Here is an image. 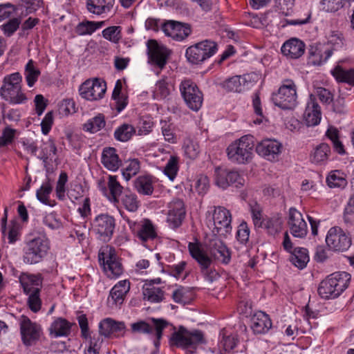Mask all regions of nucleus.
<instances>
[{
    "label": "nucleus",
    "mask_w": 354,
    "mask_h": 354,
    "mask_svg": "<svg viewBox=\"0 0 354 354\" xmlns=\"http://www.w3.org/2000/svg\"><path fill=\"white\" fill-rule=\"evenodd\" d=\"M326 183L330 187L343 188L347 185L344 174L339 170L330 171L326 178Z\"/></svg>",
    "instance_id": "37998d69"
},
{
    "label": "nucleus",
    "mask_w": 354,
    "mask_h": 354,
    "mask_svg": "<svg viewBox=\"0 0 354 354\" xmlns=\"http://www.w3.org/2000/svg\"><path fill=\"white\" fill-rule=\"evenodd\" d=\"M127 223L142 245H147L148 242L158 238L157 227L149 218H144L139 222L128 220Z\"/></svg>",
    "instance_id": "9b49d317"
},
{
    "label": "nucleus",
    "mask_w": 354,
    "mask_h": 354,
    "mask_svg": "<svg viewBox=\"0 0 354 354\" xmlns=\"http://www.w3.org/2000/svg\"><path fill=\"white\" fill-rule=\"evenodd\" d=\"M327 41L323 44L324 46H328L329 49L337 50L341 48L344 44V39L342 32L339 31H330L326 36Z\"/></svg>",
    "instance_id": "c03bdc74"
},
{
    "label": "nucleus",
    "mask_w": 354,
    "mask_h": 354,
    "mask_svg": "<svg viewBox=\"0 0 354 354\" xmlns=\"http://www.w3.org/2000/svg\"><path fill=\"white\" fill-rule=\"evenodd\" d=\"M57 149L54 140L49 139L44 142L39 158L44 163H49L53 160V156L57 154Z\"/></svg>",
    "instance_id": "79ce46f5"
},
{
    "label": "nucleus",
    "mask_w": 354,
    "mask_h": 354,
    "mask_svg": "<svg viewBox=\"0 0 354 354\" xmlns=\"http://www.w3.org/2000/svg\"><path fill=\"white\" fill-rule=\"evenodd\" d=\"M238 339L235 336H224L219 343L221 354H231L236 346Z\"/></svg>",
    "instance_id": "5fc2aeb1"
},
{
    "label": "nucleus",
    "mask_w": 354,
    "mask_h": 354,
    "mask_svg": "<svg viewBox=\"0 0 354 354\" xmlns=\"http://www.w3.org/2000/svg\"><path fill=\"white\" fill-rule=\"evenodd\" d=\"M308 250L304 248H296L290 256V262L299 269H304L309 261Z\"/></svg>",
    "instance_id": "e433bc0d"
},
{
    "label": "nucleus",
    "mask_w": 354,
    "mask_h": 354,
    "mask_svg": "<svg viewBox=\"0 0 354 354\" xmlns=\"http://www.w3.org/2000/svg\"><path fill=\"white\" fill-rule=\"evenodd\" d=\"M88 11L96 15H102L109 12L114 4L115 0H86Z\"/></svg>",
    "instance_id": "72a5a7b5"
},
{
    "label": "nucleus",
    "mask_w": 354,
    "mask_h": 354,
    "mask_svg": "<svg viewBox=\"0 0 354 354\" xmlns=\"http://www.w3.org/2000/svg\"><path fill=\"white\" fill-rule=\"evenodd\" d=\"M288 225L290 233L293 236L302 239L306 236L308 233L307 223L301 213L296 208H290Z\"/></svg>",
    "instance_id": "4be33fe9"
},
{
    "label": "nucleus",
    "mask_w": 354,
    "mask_h": 354,
    "mask_svg": "<svg viewBox=\"0 0 354 354\" xmlns=\"http://www.w3.org/2000/svg\"><path fill=\"white\" fill-rule=\"evenodd\" d=\"M305 47V44L301 40L293 37L283 43L281 51L286 58L296 59L304 55Z\"/></svg>",
    "instance_id": "bb28decb"
},
{
    "label": "nucleus",
    "mask_w": 354,
    "mask_h": 354,
    "mask_svg": "<svg viewBox=\"0 0 354 354\" xmlns=\"http://www.w3.org/2000/svg\"><path fill=\"white\" fill-rule=\"evenodd\" d=\"M326 243L333 251L344 252L350 248L351 239L342 228L333 227L327 233Z\"/></svg>",
    "instance_id": "2eb2a0df"
},
{
    "label": "nucleus",
    "mask_w": 354,
    "mask_h": 354,
    "mask_svg": "<svg viewBox=\"0 0 354 354\" xmlns=\"http://www.w3.org/2000/svg\"><path fill=\"white\" fill-rule=\"evenodd\" d=\"M113 322L114 320L111 318H106L102 320L99 325L100 335L105 337H111Z\"/></svg>",
    "instance_id": "69168bd1"
},
{
    "label": "nucleus",
    "mask_w": 354,
    "mask_h": 354,
    "mask_svg": "<svg viewBox=\"0 0 354 354\" xmlns=\"http://www.w3.org/2000/svg\"><path fill=\"white\" fill-rule=\"evenodd\" d=\"M330 154V147L326 143L317 146L310 154V161L315 164L325 163Z\"/></svg>",
    "instance_id": "4c0bfd02"
},
{
    "label": "nucleus",
    "mask_w": 354,
    "mask_h": 354,
    "mask_svg": "<svg viewBox=\"0 0 354 354\" xmlns=\"http://www.w3.org/2000/svg\"><path fill=\"white\" fill-rule=\"evenodd\" d=\"M53 191V187L50 183L48 181L42 184L41 187L37 191L36 196L37 198L42 203L53 206L55 203H52L49 200V196Z\"/></svg>",
    "instance_id": "3c124183"
},
{
    "label": "nucleus",
    "mask_w": 354,
    "mask_h": 354,
    "mask_svg": "<svg viewBox=\"0 0 354 354\" xmlns=\"http://www.w3.org/2000/svg\"><path fill=\"white\" fill-rule=\"evenodd\" d=\"M183 150L185 156L192 160L196 159L200 153L198 144L190 138L184 140Z\"/></svg>",
    "instance_id": "864d4df0"
},
{
    "label": "nucleus",
    "mask_w": 354,
    "mask_h": 354,
    "mask_svg": "<svg viewBox=\"0 0 354 354\" xmlns=\"http://www.w3.org/2000/svg\"><path fill=\"white\" fill-rule=\"evenodd\" d=\"M187 262L182 261L177 264H174L168 267L167 272L169 274L175 277L176 279H180L182 277L183 274L185 271L187 267Z\"/></svg>",
    "instance_id": "338daca9"
},
{
    "label": "nucleus",
    "mask_w": 354,
    "mask_h": 354,
    "mask_svg": "<svg viewBox=\"0 0 354 354\" xmlns=\"http://www.w3.org/2000/svg\"><path fill=\"white\" fill-rule=\"evenodd\" d=\"M331 74L338 82L354 85V68L346 70L337 65L331 70Z\"/></svg>",
    "instance_id": "58836bf2"
},
{
    "label": "nucleus",
    "mask_w": 354,
    "mask_h": 354,
    "mask_svg": "<svg viewBox=\"0 0 354 354\" xmlns=\"http://www.w3.org/2000/svg\"><path fill=\"white\" fill-rule=\"evenodd\" d=\"M214 178L216 185L223 189L230 186L241 188L245 184L243 176L236 170L216 167L214 171Z\"/></svg>",
    "instance_id": "ddd939ff"
},
{
    "label": "nucleus",
    "mask_w": 354,
    "mask_h": 354,
    "mask_svg": "<svg viewBox=\"0 0 354 354\" xmlns=\"http://www.w3.org/2000/svg\"><path fill=\"white\" fill-rule=\"evenodd\" d=\"M26 295L28 296L27 305L30 310L35 313H38L41 310L42 305L40 292H32Z\"/></svg>",
    "instance_id": "680f3d73"
},
{
    "label": "nucleus",
    "mask_w": 354,
    "mask_h": 354,
    "mask_svg": "<svg viewBox=\"0 0 354 354\" xmlns=\"http://www.w3.org/2000/svg\"><path fill=\"white\" fill-rule=\"evenodd\" d=\"M130 290V282L122 280L118 282L111 290L108 302L112 306H120L124 300L127 293Z\"/></svg>",
    "instance_id": "cd10ccee"
},
{
    "label": "nucleus",
    "mask_w": 354,
    "mask_h": 354,
    "mask_svg": "<svg viewBox=\"0 0 354 354\" xmlns=\"http://www.w3.org/2000/svg\"><path fill=\"white\" fill-rule=\"evenodd\" d=\"M153 325H150L145 321H139L131 324L133 333L151 334L155 332L156 339L153 340L154 345L157 347L159 345L160 339L162 336V330L168 326V322L163 319L151 318Z\"/></svg>",
    "instance_id": "4468645a"
},
{
    "label": "nucleus",
    "mask_w": 354,
    "mask_h": 354,
    "mask_svg": "<svg viewBox=\"0 0 354 354\" xmlns=\"http://www.w3.org/2000/svg\"><path fill=\"white\" fill-rule=\"evenodd\" d=\"M147 46L149 63L162 70L167 62L170 50L155 39H149L147 43Z\"/></svg>",
    "instance_id": "dca6fc26"
},
{
    "label": "nucleus",
    "mask_w": 354,
    "mask_h": 354,
    "mask_svg": "<svg viewBox=\"0 0 354 354\" xmlns=\"http://www.w3.org/2000/svg\"><path fill=\"white\" fill-rule=\"evenodd\" d=\"M98 259L109 278L118 277L123 272V268L114 248L110 245L102 247L98 254Z\"/></svg>",
    "instance_id": "6e6552de"
},
{
    "label": "nucleus",
    "mask_w": 354,
    "mask_h": 354,
    "mask_svg": "<svg viewBox=\"0 0 354 354\" xmlns=\"http://www.w3.org/2000/svg\"><path fill=\"white\" fill-rule=\"evenodd\" d=\"M254 138L251 135H245L235 140L227 148L228 159L233 163L242 165L251 161L253 156Z\"/></svg>",
    "instance_id": "7ed1b4c3"
},
{
    "label": "nucleus",
    "mask_w": 354,
    "mask_h": 354,
    "mask_svg": "<svg viewBox=\"0 0 354 354\" xmlns=\"http://www.w3.org/2000/svg\"><path fill=\"white\" fill-rule=\"evenodd\" d=\"M174 90V85L171 80L164 77L157 81L153 90V97L157 100L167 99Z\"/></svg>",
    "instance_id": "473e14b6"
},
{
    "label": "nucleus",
    "mask_w": 354,
    "mask_h": 354,
    "mask_svg": "<svg viewBox=\"0 0 354 354\" xmlns=\"http://www.w3.org/2000/svg\"><path fill=\"white\" fill-rule=\"evenodd\" d=\"M50 249V241L46 235L34 237L26 243L23 249V261L26 264H37L43 261Z\"/></svg>",
    "instance_id": "20e7f679"
},
{
    "label": "nucleus",
    "mask_w": 354,
    "mask_h": 354,
    "mask_svg": "<svg viewBox=\"0 0 354 354\" xmlns=\"http://www.w3.org/2000/svg\"><path fill=\"white\" fill-rule=\"evenodd\" d=\"M246 81L239 75L230 77L221 83V86L228 92H241Z\"/></svg>",
    "instance_id": "a19ab883"
},
{
    "label": "nucleus",
    "mask_w": 354,
    "mask_h": 354,
    "mask_svg": "<svg viewBox=\"0 0 354 354\" xmlns=\"http://www.w3.org/2000/svg\"><path fill=\"white\" fill-rule=\"evenodd\" d=\"M106 122L104 115L99 114L88 120L83 124V130L91 133H97L105 127Z\"/></svg>",
    "instance_id": "a18cd8bd"
},
{
    "label": "nucleus",
    "mask_w": 354,
    "mask_h": 354,
    "mask_svg": "<svg viewBox=\"0 0 354 354\" xmlns=\"http://www.w3.org/2000/svg\"><path fill=\"white\" fill-rule=\"evenodd\" d=\"M24 294L41 292L43 278L41 274L22 272L19 277Z\"/></svg>",
    "instance_id": "a878e982"
},
{
    "label": "nucleus",
    "mask_w": 354,
    "mask_h": 354,
    "mask_svg": "<svg viewBox=\"0 0 354 354\" xmlns=\"http://www.w3.org/2000/svg\"><path fill=\"white\" fill-rule=\"evenodd\" d=\"M21 20L19 17L9 19L1 26V29L6 37H11L19 28Z\"/></svg>",
    "instance_id": "bf43d9fd"
},
{
    "label": "nucleus",
    "mask_w": 354,
    "mask_h": 354,
    "mask_svg": "<svg viewBox=\"0 0 354 354\" xmlns=\"http://www.w3.org/2000/svg\"><path fill=\"white\" fill-rule=\"evenodd\" d=\"M97 187L111 203L113 204L119 203V198L122 193L123 187L118 180L116 176L109 175L107 182L104 179L99 180Z\"/></svg>",
    "instance_id": "a211bd4d"
},
{
    "label": "nucleus",
    "mask_w": 354,
    "mask_h": 354,
    "mask_svg": "<svg viewBox=\"0 0 354 354\" xmlns=\"http://www.w3.org/2000/svg\"><path fill=\"white\" fill-rule=\"evenodd\" d=\"M179 88L187 106L193 111H198L203 104V95L197 85L191 80H184Z\"/></svg>",
    "instance_id": "1a4fd4ad"
},
{
    "label": "nucleus",
    "mask_w": 354,
    "mask_h": 354,
    "mask_svg": "<svg viewBox=\"0 0 354 354\" xmlns=\"http://www.w3.org/2000/svg\"><path fill=\"white\" fill-rule=\"evenodd\" d=\"M272 327V322L268 315L264 312L256 313L251 319V328L255 334H264Z\"/></svg>",
    "instance_id": "2f4dec72"
},
{
    "label": "nucleus",
    "mask_w": 354,
    "mask_h": 354,
    "mask_svg": "<svg viewBox=\"0 0 354 354\" xmlns=\"http://www.w3.org/2000/svg\"><path fill=\"white\" fill-rule=\"evenodd\" d=\"M350 281L351 275L348 272H333L321 281L318 293L324 299L337 298L348 288Z\"/></svg>",
    "instance_id": "f257e3e1"
},
{
    "label": "nucleus",
    "mask_w": 354,
    "mask_h": 354,
    "mask_svg": "<svg viewBox=\"0 0 354 354\" xmlns=\"http://www.w3.org/2000/svg\"><path fill=\"white\" fill-rule=\"evenodd\" d=\"M161 130L162 134L164 136L165 140L170 143L174 144L178 141L176 135L174 132L173 127L171 123L166 122L165 120H161Z\"/></svg>",
    "instance_id": "052dcab7"
},
{
    "label": "nucleus",
    "mask_w": 354,
    "mask_h": 354,
    "mask_svg": "<svg viewBox=\"0 0 354 354\" xmlns=\"http://www.w3.org/2000/svg\"><path fill=\"white\" fill-rule=\"evenodd\" d=\"M134 187L138 193L143 195H151L153 191L151 176H138L134 182Z\"/></svg>",
    "instance_id": "ea45409f"
},
{
    "label": "nucleus",
    "mask_w": 354,
    "mask_h": 354,
    "mask_svg": "<svg viewBox=\"0 0 354 354\" xmlns=\"http://www.w3.org/2000/svg\"><path fill=\"white\" fill-rule=\"evenodd\" d=\"M167 222L172 229L178 228L185 217L186 210L183 201L178 198L173 199L167 205Z\"/></svg>",
    "instance_id": "412c9836"
},
{
    "label": "nucleus",
    "mask_w": 354,
    "mask_h": 354,
    "mask_svg": "<svg viewBox=\"0 0 354 354\" xmlns=\"http://www.w3.org/2000/svg\"><path fill=\"white\" fill-rule=\"evenodd\" d=\"M73 324L69 322L64 318L57 317L52 322L50 326V334L54 337L68 336L71 333V327Z\"/></svg>",
    "instance_id": "f704fd0d"
},
{
    "label": "nucleus",
    "mask_w": 354,
    "mask_h": 354,
    "mask_svg": "<svg viewBox=\"0 0 354 354\" xmlns=\"http://www.w3.org/2000/svg\"><path fill=\"white\" fill-rule=\"evenodd\" d=\"M121 202L125 209L130 212H136L140 205V201L136 194L131 192L124 194Z\"/></svg>",
    "instance_id": "09e8293b"
},
{
    "label": "nucleus",
    "mask_w": 354,
    "mask_h": 354,
    "mask_svg": "<svg viewBox=\"0 0 354 354\" xmlns=\"http://www.w3.org/2000/svg\"><path fill=\"white\" fill-rule=\"evenodd\" d=\"M102 37L113 44H118L122 38V28L118 26H109L102 32Z\"/></svg>",
    "instance_id": "603ef678"
},
{
    "label": "nucleus",
    "mask_w": 354,
    "mask_h": 354,
    "mask_svg": "<svg viewBox=\"0 0 354 354\" xmlns=\"http://www.w3.org/2000/svg\"><path fill=\"white\" fill-rule=\"evenodd\" d=\"M115 218L108 214H100L94 218L92 227L98 238L108 242L112 238L115 228Z\"/></svg>",
    "instance_id": "f8f14e48"
},
{
    "label": "nucleus",
    "mask_w": 354,
    "mask_h": 354,
    "mask_svg": "<svg viewBox=\"0 0 354 354\" xmlns=\"http://www.w3.org/2000/svg\"><path fill=\"white\" fill-rule=\"evenodd\" d=\"M39 75V70L35 67L34 62L30 59L25 67V77L28 86L32 87L35 84Z\"/></svg>",
    "instance_id": "8fccbe9b"
},
{
    "label": "nucleus",
    "mask_w": 354,
    "mask_h": 354,
    "mask_svg": "<svg viewBox=\"0 0 354 354\" xmlns=\"http://www.w3.org/2000/svg\"><path fill=\"white\" fill-rule=\"evenodd\" d=\"M16 134V129L11 128L10 126L6 127L0 136V147L11 144L14 141Z\"/></svg>",
    "instance_id": "e2e57ef3"
},
{
    "label": "nucleus",
    "mask_w": 354,
    "mask_h": 354,
    "mask_svg": "<svg viewBox=\"0 0 354 354\" xmlns=\"http://www.w3.org/2000/svg\"><path fill=\"white\" fill-rule=\"evenodd\" d=\"M321 5L326 12H336L343 7V0H322Z\"/></svg>",
    "instance_id": "774afa93"
},
{
    "label": "nucleus",
    "mask_w": 354,
    "mask_h": 354,
    "mask_svg": "<svg viewBox=\"0 0 354 354\" xmlns=\"http://www.w3.org/2000/svg\"><path fill=\"white\" fill-rule=\"evenodd\" d=\"M106 91V84L99 80L85 81L80 87V95L87 100H97L104 96Z\"/></svg>",
    "instance_id": "aec40b11"
},
{
    "label": "nucleus",
    "mask_w": 354,
    "mask_h": 354,
    "mask_svg": "<svg viewBox=\"0 0 354 354\" xmlns=\"http://www.w3.org/2000/svg\"><path fill=\"white\" fill-rule=\"evenodd\" d=\"M136 133L135 128L129 124H123L118 127L114 132V138L120 142H127Z\"/></svg>",
    "instance_id": "49530a36"
},
{
    "label": "nucleus",
    "mask_w": 354,
    "mask_h": 354,
    "mask_svg": "<svg viewBox=\"0 0 354 354\" xmlns=\"http://www.w3.org/2000/svg\"><path fill=\"white\" fill-rule=\"evenodd\" d=\"M283 145L275 139H264L256 147L257 153L271 162L277 161L281 153Z\"/></svg>",
    "instance_id": "6ab92c4d"
},
{
    "label": "nucleus",
    "mask_w": 354,
    "mask_h": 354,
    "mask_svg": "<svg viewBox=\"0 0 354 354\" xmlns=\"http://www.w3.org/2000/svg\"><path fill=\"white\" fill-rule=\"evenodd\" d=\"M250 211L253 223L256 227L262 226V223L265 221L261 214V209L257 203L250 205Z\"/></svg>",
    "instance_id": "0e129e2a"
},
{
    "label": "nucleus",
    "mask_w": 354,
    "mask_h": 354,
    "mask_svg": "<svg viewBox=\"0 0 354 354\" xmlns=\"http://www.w3.org/2000/svg\"><path fill=\"white\" fill-rule=\"evenodd\" d=\"M207 248L215 260L225 265H227L230 262L231 251L217 236H214L209 240Z\"/></svg>",
    "instance_id": "b1692460"
},
{
    "label": "nucleus",
    "mask_w": 354,
    "mask_h": 354,
    "mask_svg": "<svg viewBox=\"0 0 354 354\" xmlns=\"http://www.w3.org/2000/svg\"><path fill=\"white\" fill-rule=\"evenodd\" d=\"M165 34L176 41H183L192 32L190 26L176 21H168L162 24Z\"/></svg>",
    "instance_id": "393cba45"
},
{
    "label": "nucleus",
    "mask_w": 354,
    "mask_h": 354,
    "mask_svg": "<svg viewBox=\"0 0 354 354\" xmlns=\"http://www.w3.org/2000/svg\"><path fill=\"white\" fill-rule=\"evenodd\" d=\"M188 250L190 255L199 264L201 272L205 276V278L212 282L216 279L219 275L216 270L209 269L212 263V259L201 249L198 243L189 242Z\"/></svg>",
    "instance_id": "9d476101"
},
{
    "label": "nucleus",
    "mask_w": 354,
    "mask_h": 354,
    "mask_svg": "<svg viewBox=\"0 0 354 354\" xmlns=\"http://www.w3.org/2000/svg\"><path fill=\"white\" fill-rule=\"evenodd\" d=\"M213 220L217 233L223 236L231 233L232 229V215L228 209L221 206L216 207L213 214Z\"/></svg>",
    "instance_id": "5701e85b"
},
{
    "label": "nucleus",
    "mask_w": 354,
    "mask_h": 354,
    "mask_svg": "<svg viewBox=\"0 0 354 354\" xmlns=\"http://www.w3.org/2000/svg\"><path fill=\"white\" fill-rule=\"evenodd\" d=\"M297 89L292 80H283L277 91L272 95L273 103L282 109H293L297 103Z\"/></svg>",
    "instance_id": "423d86ee"
},
{
    "label": "nucleus",
    "mask_w": 354,
    "mask_h": 354,
    "mask_svg": "<svg viewBox=\"0 0 354 354\" xmlns=\"http://www.w3.org/2000/svg\"><path fill=\"white\" fill-rule=\"evenodd\" d=\"M218 50L216 42L210 39H205L186 49L185 57L192 64H201L214 55Z\"/></svg>",
    "instance_id": "0eeeda50"
},
{
    "label": "nucleus",
    "mask_w": 354,
    "mask_h": 354,
    "mask_svg": "<svg viewBox=\"0 0 354 354\" xmlns=\"http://www.w3.org/2000/svg\"><path fill=\"white\" fill-rule=\"evenodd\" d=\"M143 299L151 303H160L165 298V292L160 288L151 283H145L142 287Z\"/></svg>",
    "instance_id": "c9c22d12"
},
{
    "label": "nucleus",
    "mask_w": 354,
    "mask_h": 354,
    "mask_svg": "<svg viewBox=\"0 0 354 354\" xmlns=\"http://www.w3.org/2000/svg\"><path fill=\"white\" fill-rule=\"evenodd\" d=\"M281 224L279 218H266L260 227L266 229L270 234L274 235L281 230Z\"/></svg>",
    "instance_id": "4d7b16f0"
},
{
    "label": "nucleus",
    "mask_w": 354,
    "mask_h": 354,
    "mask_svg": "<svg viewBox=\"0 0 354 354\" xmlns=\"http://www.w3.org/2000/svg\"><path fill=\"white\" fill-rule=\"evenodd\" d=\"M179 158L176 156H171L168 160L165 169L164 174L171 180H174L178 171Z\"/></svg>",
    "instance_id": "6e6d98bb"
},
{
    "label": "nucleus",
    "mask_w": 354,
    "mask_h": 354,
    "mask_svg": "<svg viewBox=\"0 0 354 354\" xmlns=\"http://www.w3.org/2000/svg\"><path fill=\"white\" fill-rule=\"evenodd\" d=\"M101 162L106 169L111 171H117L122 165V160L120 158L117 150L114 147H105L103 149Z\"/></svg>",
    "instance_id": "c85d7f7f"
},
{
    "label": "nucleus",
    "mask_w": 354,
    "mask_h": 354,
    "mask_svg": "<svg viewBox=\"0 0 354 354\" xmlns=\"http://www.w3.org/2000/svg\"><path fill=\"white\" fill-rule=\"evenodd\" d=\"M1 97L10 104H24L28 97L22 91V76L18 73L6 75L0 88Z\"/></svg>",
    "instance_id": "f03ea898"
},
{
    "label": "nucleus",
    "mask_w": 354,
    "mask_h": 354,
    "mask_svg": "<svg viewBox=\"0 0 354 354\" xmlns=\"http://www.w3.org/2000/svg\"><path fill=\"white\" fill-rule=\"evenodd\" d=\"M203 343L205 339L201 331H189L183 326H180L170 337L171 345L182 348L187 354L194 353L197 346Z\"/></svg>",
    "instance_id": "39448f33"
},
{
    "label": "nucleus",
    "mask_w": 354,
    "mask_h": 354,
    "mask_svg": "<svg viewBox=\"0 0 354 354\" xmlns=\"http://www.w3.org/2000/svg\"><path fill=\"white\" fill-rule=\"evenodd\" d=\"M172 299L178 304H189L192 299V292L187 288L179 286L173 291Z\"/></svg>",
    "instance_id": "de8ad7c7"
},
{
    "label": "nucleus",
    "mask_w": 354,
    "mask_h": 354,
    "mask_svg": "<svg viewBox=\"0 0 354 354\" xmlns=\"http://www.w3.org/2000/svg\"><path fill=\"white\" fill-rule=\"evenodd\" d=\"M18 322L20 327L21 339L24 344L30 346L39 339L41 333V328L39 324L32 322L30 319L26 315L20 316Z\"/></svg>",
    "instance_id": "f3484780"
},
{
    "label": "nucleus",
    "mask_w": 354,
    "mask_h": 354,
    "mask_svg": "<svg viewBox=\"0 0 354 354\" xmlns=\"http://www.w3.org/2000/svg\"><path fill=\"white\" fill-rule=\"evenodd\" d=\"M140 169V161L138 159L131 160L122 170V176L124 178L128 181L139 172Z\"/></svg>",
    "instance_id": "13d9d810"
},
{
    "label": "nucleus",
    "mask_w": 354,
    "mask_h": 354,
    "mask_svg": "<svg viewBox=\"0 0 354 354\" xmlns=\"http://www.w3.org/2000/svg\"><path fill=\"white\" fill-rule=\"evenodd\" d=\"M332 55V49L328 46L319 44L311 46L309 49V59L313 65L319 66L325 63Z\"/></svg>",
    "instance_id": "7c9ffc66"
},
{
    "label": "nucleus",
    "mask_w": 354,
    "mask_h": 354,
    "mask_svg": "<svg viewBox=\"0 0 354 354\" xmlns=\"http://www.w3.org/2000/svg\"><path fill=\"white\" fill-rule=\"evenodd\" d=\"M321 115L320 106L311 95L304 113L306 124L308 127L318 125L321 120Z\"/></svg>",
    "instance_id": "c756f323"
}]
</instances>
